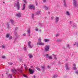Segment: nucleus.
<instances>
[{"instance_id": "f257e3e1", "label": "nucleus", "mask_w": 78, "mask_h": 78, "mask_svg": "<svg viewBox=\"0 0 78 78\" xmlns=\"http://www.w3.org/2000/svg\"><path fill=\"white\" fill-rule=\"evenodd\" d=\"M20 4L19 3V2L18 1L17 3H16L15 4V7H17L18 9H19V8H20V6L19 5Z\"/></svg>"}, {"instance_id": "f03ea898", "label": "nucleus", "mask_w": 78, "mask_h": 78, "mask_svg": "<svg viewBox=\"0 0 78 78\" xmlns=\"http://www.w3.org/2000/svg\"><path fill=\"white\" fill-rule=\"evenodd\" d=\"M29 9H33V10H34V9H35V6H34V5H30L29 6Z\"/></svg>"}, {"instance_id": "7ed1b4c3", "label": "nucleus", "mask_w": 78, "mask_h": 78, "mask_svg": "<svg viewBox=\"0 0 78 78\" xmlns=\"http://www.w3.org/2000/svg\"><path fill=\"white\" fill-rule=\"evenodd\" d=\"M29 71L30 73V74L32 75L34 72V70L31 69V68H30L29 69Z\"/></svg>"}, {"instance_id": "20e7f679", "label": "nucleus", "mask_w": 78, "mask_h": 78, "mask_svg": "<svg viewBox=\"0 0 78 78\" xmlns=\"http://www.w3.org/2000/svg\"><path fill=\"white\" fill-rule=\"evenodd\" d=\"M37 45H44V43L42 42H38L37 43Z\"/></svg>"}, {"instance_id": "39448f33", "label": "nucleus", "mask_w": 78, "mask_h": 78, "mask_svg": "<svg viewBox=\"0 0 78 78\" xmlns=\"http://www.w3.org/2000/svg\"><path fill=\"white\" fill-rule=\"evenodd\" d=\"M49 46H46V47L45 48V50L46 51H48V50H49Z\"/></svg>"}, {"instance_id": "423d86ee", "label": "nucleus", "mask_w": 78, "mask_h": 78, "mask_svg": "<svg viewBox=\"0 0 78 78\" xmlns=\"http://www.w3.org/2000/svg\"><path fill=\"white\" fill-rule=\"evenodd\" d=\"M31 42L29 41L28 43V45L29 46V47H30V48H32V46H31Z\"/></svg>"}, {"instance_id": "0eeeda50", "label": "nucleus", "mask_w": 78, "mask_h": 78, "mask_svg": "<svg viewBox=\"0 0 78 78\" xmlns=\"http://www.w3.org/2000/svg\"><path fill=\"white\" fill-rule=\"evenodd\" d=\"M12 71L13 73H16V72H17V70L16 69H12Z\"/></svg>"}, {"instance_id": "6e6552de", "label": "nucleus", "mask_w": 78, "mask_h": 78, "mask_svg": "<svg viewBox=\"0 0 78 78\" xmlns=\"http://www.w3.org/2000/svg\"><path fill=\"white\" fill-rule=\"evenodd\" d=\"M16 16L18 17H21V14L20 13H19L16 14Z\"/></svg>"}, {"instance_id": "1a4fd4ad", "label": "nucleus", "mask_w": 78, "mask_h": 78, "mask_svg": "<svg viewBox=\"0 0 78 78\" xmlns=\"http://www.w3.org/2000/svg\"><path fill=\"white\" fill-rule=\"evenodd\" d=\"M74 5L75 7H76V2L75 1H74Z\"/></svg>"}, {"instance_id": "9d476101", "label": "nucleus", "mask_w": 78, "mask_h": 78, "mask_svg": "<svg viewBox=\"0 0 78 78\" xmlns=\"http://www.w3.org/2000/svg\"><path fill=\"white\" fill-rule=\"evenodd\" d=\"M59 21V17H57L56 18V22H57Z\"/></svg>"}, {"instance_id": "9b49d317", "label": "nucleus", "mask_w": 78, "mask_h": 78, "mask_svg": "<svg viewBox=\"0 0 78 78\" xmlns=\"http://www.w3.org/2000/svg\"><path fill=\"white\" fill-rule=\"evenodd\" d=\"M6 37L7 38H8L9 37V34H6L5 35Z\"/></svg>"}, {"instance_id": "f8f14e48", "label": "nucleus", "mask_w": 78, "mask_h": 78, "mask_svg": "<svg viewBox=\"0 0 78 78\" xmlns=\"http://www.w3.org/2000/svg\"><path fill=\"white\" fill-rule=\"evenodd\" d=\"M25 8V4L23 5V8L22 9V10H24Z\"/></svg>"}, {"instance_id": "ddd939ff", "label": "nucleus", "mask_w": 78, "mask_h": 78, "mask_svg": "<svg viewBox=\"0 0 78 78\" xmlns=\"http://www.w3.org/2000/svg\"><path fill=\"white\" fill-rule=\"evenodd\" d=\"M19 71H20V72H22V67H21V69H18Z\"/></svg>"}, {"instance_id": "4468645a", "label": "nucleus", "mask_w": 78, "mask_h": 78, "mask_svg": "<svg viewBox=\"0 0 78 78\" xmlns=\"http://www.w3.org/2000/svg\"><path fill=\"white\" fill-rule=\"evenodd\" d=\"M9 78H12V74H10L9 75Z\"/></svg>"}, {"instance_id": "2eb2a0df", "label": "nucleus", "mask_w": 78, "mask_h": 78, "mask_svg": "<svg viewBox=\"0 0 78 78\" xmlns=\"http://www.w3.org/2000/svg\"><path fill=\"white\" fill-rule=\"evenodd\" d=\"M63 2L64 3V6H66V2L65 1V0H63Z\"/></svg>"}, {"instance_id": "dca6fc26", "label": "nucleus", "mask_w": 78, "mask_h": 78, "mask_svg": "<svg viewBox=\"0 0 78 78\" xmlns=\"http://www.w3.org/2000/svg\"><path fill=\"white\" fill-rule=\"evenodd\" d=\"M36 69L37 70H38L39 71H41V69H40L39 68H38V67H36Z\"/></svg>"}, {"instance_id": "f3484780", "label": "nucleus", "mask_w": 78, "mask_h": 78, "mask_svg": "<svg viewBox=\"0 0 78 78\" xmlns=\"http://www.w3.org/2000/svg\"><path fill=\"white\" fill-rule=\"evenodd\" d=\"M28 33L30 34V29L29 28V29L27 30Z\"/></svg>"}, {"instance_id": "a211bd4d", "label": "nucleus", "mask_w": 78, "mask_h": 78, "mask_svg": "<svg viewBox=\"0 0 78 78\" xmlns=\"http://www.w3.org/2000/svg\"><path fill=\"white\" fill-rule=\"evenodd\" d=\"M10 21L12 23V24H13V23H14V21L12 20H10Z\"/></svg>"}, {"instance_id": "6ab92c4d", "label": "nucleus", "mask_w": 78, "mask_h": 78, "mask_svg": "<svg viewBox=\"0 0 78 78\" xmlns=\"http://www.w3.org/2000/svg\"><path fill=\"white\" fill-rule=\"evenodd\" d=\"M48 58L49 59H52V57H51V56H49L48 57Z\"/></svg>"}, {"instance_id": "aec40b11", "label": "nucleus", "mask_w": 78, "mask_h": 78, "mask_svg": "<svg viewBox=\"0 0 78 78\" xmlns=\"http://www.w3.org/2000/svg\"><path fill=\"white\" fill-rule=\"evenodd\" d=\"M38 41L39 42H41L42 41V39L41 38L38 39Z\"/></svg>"}, {"instance_id": "412c9836", "label": "nucleus", "mask_w": 78, "mask_h": 78, "mask_svg": "<svg viewBox=\"0 0 78 78\" xmlns=\"http://www.w3.org/2000/svg\"><path fill=\"white\" fill-rule=\"evenodd\" d=\"M2 58L3 59H5V58H6V57L5 56H4V55H2Z\"/></svg>"}, {"instance_id": "4be33fe9", "label": "nucleus", "mask_w": 78, "mask_h": 78, "mask_svg": "<svg viewBox=\"0 0 78 78\" xmlns=\"http://www.w3.org/2000/svg\"><path fill=\"white\" fill-rule=\"evenodd\" d=\"M66 13L67 15H69V12H66Z\"/></svg>"}, {"instance_id": "5701e85b", "label": "nucleus", "mask_w": 78, "mask_h": 78, "mask_svg": "<svg viewBox=\"0 0 78 78\" xmlns=\"http://www.w3.org/2000/svg\"><path fill=\"white\" fill-rule=\"evenodd\" d=\"M73 70H76V68L75 67L73 68Z\"/></svg>"}, {"instance_id": "b1692460", "label": "nucleus", "mask_w": 78, "mask_h": 78, "mask_svg": "<svg viewBox=\"0 0 78 78\" xmlns=\"http://www.w3.org/2000/svg\"><path fill=\"white\" fill-rule=\"evenodd\" d=\"M44 41H45V42H47L48 41H49V40L45 39Z\"/></svg>"}, {"instance_id": "393cba45", "label": "nucleus", "mask_w": 78, "mask_h": 78, "mask_svg": "<svg viewBox=\"0 0 78 78\" xmlns=\"http://www.w3.org/2000/svg\"><path fill=\"white\" fill-rule=\"evenodd\" d=\"M23 76L24 77H26V78H27V75H25V74H23Z\"/></svg>"}, {"instance_id": "a878e982", "label": "nucleus", "mask_w": 78, "mask_h": 78, "mask_svg": "<svg viewBox=\"0 0 78 78\" xmlns=\"http://www.w3.org/2000/svg\"><path fill=\"white\" fill-rule=\"evenodd\" d=\"M48 56H48V54H47L46 55V58H48Z\"/></svg>"}, {"instance_id": "bb28decb", "label": "nucleus", "mask_w": 78, "mask_h": 78, "mask_svg": "<svg viewBox=\"0 0 78 78\" xmlns=\"http://www.w3.org/2000/svg\"><path fill=\"white\" fill-rule=\"evenodd\" d=\"M41 68H42V69H44V68H45V67H44V66H41Z\"/></svg>"}, {"instance_id": "cd10ccee", "label": "nucleus", "mask_w": 78, "mask_h": 78, "mask_svg": "<svg viewBox=\"0 0 78 78\" xmlns=\"http://www.w3.org/2000/svg\"><path fill=\"white\" fill-rule=\"evenodd\" d=\"M35 30L36 31H38V28H35Z\"/></svg>"}, {"instance_id": "c85d7f7f", "label": "nucleus", "mask_w": 78, "mask_h": 78, "mask_svg": "<svg viewBox=\"0 0 78 78\" xmlns=\"http://www.w3.org/2000/svg\"><path fill=\"white\" fill-rule=\"evenodd\" d=\"M29 57L30 58H31L33 57V56H32V55H29Z\"/></svg>"}, {"instance_id": "c756f323", "label": "nucleus", "mask_w": 78, "mask_h": 78, "mask_svg": "<svg viewBox=\"0 0 78 78\" xmlns=\"http://www.w3.org/2000/svg\"><path fill=\"white\" fill-rule=\"evenodd\" d=\"M5 48V47L4 46L2 45V48Z\"/></svg>"}, {"instance_id": "7c9ffc66", "label": "nucleus", "mask_w": 78, "mask_h": 78, "mask_svg": "<svg viewBox=\"0 0 78 78\" xmlns=\"http://www.w3.org/2000/svg\"><path fill=\"white\" fill-rule=\"evenodd\" d=\"M54 58L55 59H57V58L56 57V56L55 55L54 56Z\"/></svg>"}, {"instance_id": "2f4dec72", "label": "nucleus", "mask_w": 78, "mask_h": 78, "mask_svg": "<svg viewBox=\"0 0 78 78\" xmlns=\"http://www.w3.org/2000/svg\"><path fill=\"white\" fill-rule=\"evenodd\" d=\"M66 70H69V68L67 67V66H66Z\"/></svg>"}, {"instance_id": "473e14b6", "label": "nucleus", "mask_w": 78, "mask_h": 78, "mask_svg": "<svg viewBox=\"0 0 78 78\" xmlns=\"http://www.w3.org/2000/svg\"><path fill=\"white\" fill-rule=\"evenodd\" d=\"M9 39H12V36H10L9 37Z\"/></svg>"}, {"instance_id": "72a5a7b5", "label": "nucleus", "mask_w": 78, "mask_h": 78, "mask_svg": "<svg viewBox=\"0 0 78 78\" xmlns=\"http://www.w3.org/2000/svg\"><path fill=\"white\" fill-rule=\"evenodd\" d=\"M54 18V17H51V20H53V19Z\"/></svg>"}, {"instance_id": "f704fd0d", "label": "nucleus", "mask_w": 78, "mask_h": 78, "mask_svg": "<svg viewBox=\"0 0 78 78\" xmlns=\"http://www.w3.org/2000/svg\"><path fill=\"white\" fill-rule=\"evenodd\" d=\"M32 18H33V17H34V14H32Z\"/></svg>"}, {"instance_id": "c9c22d12", "label": "nucleus", "mask_w": 78, "mask_h": 78, "mask_svg": "<svg viewBox=\"0 0 78 78\" xmlns=\"http://www.w3.org/2000/svg\"><path fill=\"white\" fill-rule=\"evenodd\" d=\"M9 64H10V65H12V64H13V63H9Z\"/></svg>"}, {"instance_id": "e433bc0d", "label": "nucleus", "mask_w": 78, "mask_h": 78, "mask_svg": "<svg viewBox=\"0 0 78 78\" xmlns=\"http://www.w3.org/2000/svg\"><path fill=\"white\" fill-rule=\"evenodd\" d=\"M73 66H74V67H76V65L75 64H74Z\"/></svg>"}, {"instance_id": "4c0bfd02", "label": "nucleus", "mask_w": 78, "mask_h": 78, "mask_svg": "<svg viewBox=\"0 0 78 78\" xmlns=\"http://www.w3.org/2000/svg\"><path fill=\"white\" fill-rule=\"evenodd\" d=\"M43 2H46V0H43Z\"/></svg>"}, {"instance_id": "58836bf2", "label": "nucleus", "mask_w": 78, "mask_h": 78, "mask_svg": "<svg viewBox=\"0 0 78 78\" xmlns=\"http://www.w3.org/2000/svg\"><path fill=\"white\" fill-rule=\"evenodd\" d=\"M45 9H48V7H45Z\"/></svg>"}, {"instance_id": "ea45409f", "label": "nucleus", "mask_w": 78, "mask_h": 78, "mask_svg": "<svg viewBox=\"0 0 78 78\" xmlns=\"http://www.w3.org/2000/svg\"><path fill=\"white\" fill-rule=\"evenodd\" d=\"M56 36L57 37V36H59V34H57L56 35Z\"/></svg>"}, {"instance_id": "a19ab883", "label": "nucleus", "mask_w": 78, "mask_h": 78, "mask_svg": "<svg viewBox=\"0 0 78 78\" xmlns=\"http://www.w3.org/2000/svg\"><path fill=\"white\" fill-rule=\"evenodd\" d=\"M23 36H26V34H23Z\"/></svg>"}, {"instance_id": "79ce46f5", "label": "nucleus", "mask_w": 78, "mask_h": 78, "mask_svg": "<svg viewBox=\"0 0 78 78\" xmlns=\"http://www.w3.org/2000/svg\"><path fill=\"white\" fill-rule=\"evenodd\" d=\"M24 67H25V69H26V68H27V66H24Z\"/></svg>"}, {"instance_id": "37998d69", "label": "nucleus", "mask_w": 78, "mask_h": 78, "mask_svg": "<svg viewBox=\"0 0 78 78\" xmlns=\"http://www.w3.org/2000/svg\"><path fill=\"white\" fill-rule=\"evenodd\" d=\"M25 70H28V68H27V67L26 68V69H25Z\"/></svg>"}, {"instance_id": "c03bdc74", "label": "nucleus", "mask_w": 78, "mask_h": 78, "mask_svg": "<svg viewBox=\"0 0 78 78\" xmlns=\"http://www.w3.org/2000/svg\"><path fill=\"white\" fill-rule=\"evenodd\" d=\"M48 68H50V66H48Z\"/></svg>"}, {"instance_id": "a18cd8bd", "label": "nucleus", "mask_w": 78, "mask_h": 78, "mask_svg": "<svg viewBox=\"0 0 78 78\" xmlns=\"http://www.w3.org/2000/svg\"><path fill=\"white\" fill-rule=\"evenodd\" d=\"M34 78H36V76H35V75H34Z\"/></svg>"}, {"instance_id": "49530a36", "label": "nucleus", "mask_w": 78, "mask_h": 78, "mask_svg": "<svg viewBox=\"0 0 78 78\" xmlns=\"http://www.w3.org/2000/svg\"><path fill=\"white\" fill-rule=\"evenodd\" d=\"M76 73H77V74H78V71L76 72Z\"/></svg>"}, {"instance_id": "de8ad7c7", "label": "nucleus", "mask_w": 78, "mask_h": 78, "mask_svg": "<svg viewBox=\"0 0 78 78\" xmlns=\"http://www.w3.org/2000/svg\"><path fill=\"white\" fill-rule=\"evenodd\" d=\"M24 2H25V3H26V2H27V1H26V0H25V1H24Z\"/></svg>"}, {"instance_id": "09e8293b", "label": "nucleus", "mask_w": 78, "mask_h": 78, "mask_svg": "<svg viewBox=\"0 0 78 78\" xmlns=\"http://www.w3.org/2000/svg\"><path fill=\"white\" fill-rule=\"evenodd\" d=\"M2 77H3V74H2Z\"/></svg>"}, {"instance_id": "8fccbe9b", "label": "nucleus", "mask_w": 78, "mask_h": 78, "mask_svg": "<svg viewBox=\"0 0 78 78\" xmlns=\"http://www.w3.org/2000/svg\"><path fill=\"white\" fill-rule=\"evenodd\" d=\"M24 50L26 51V50H27V49H25V48H24Z\"/></svg>"}, {"instance_id": "3c124183", "label": "nucleus", "mask_w": 78, "mask_h": 78, "mask_svg": "<svg viewBox=\"0 0 78 78\" xmlns=\"http://www.w3.org/2000/svg\"><path fill=\"white\" fill-rule=\"evenodd\" d=\"M77 45L78 46V43H77Z\"/></svg>"}, {"instance_id": "603ef678", "label": "nucleus", "mask_w": 78, "mask_h": 78, "mask_svg": "<svg viewBox=\"0 0 78 78\" xmlns=\"http://www.w3.org/2000/svg\"><path fill=\"white\" fill-rule=\"evenodd\" d=\"M5 2H3V3H5Z\"/></svg>"}, {"instance_id": "864d4df0", "label": "nucleus", "mask_w": 78, "mask_h": 78, "mask_svg": "<svg viewBox=\"0 0 78 78\" xmlns=\"http://www.w3.org/2000/svg\"><path fill=\"white\" fill-rule=\"evenodd\" d=\"M70 23H72L71 22H70Z\"/></svg>"}, {"instance_id": "5fc2aeb1", "label": "nucleus", "mask_w": 78, "mask_h": 78, "mask_svg": "<svg viewBox=\"0 0 78 78\" xmlns=\"http://www.w3.org/2000/svg\"><path fill=\"white\" fill-rule=\"evenodd\" d=\"M68 46H69V45H68Z\"/></svg>"}]
</instances>
